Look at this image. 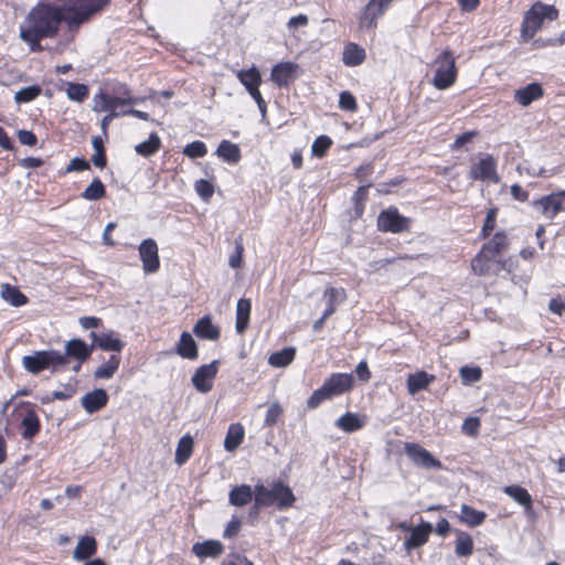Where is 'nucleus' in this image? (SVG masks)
<instances>
[{
  "label": "nucleus",
  "mask_w": 565,
  "mask_h": 565,
  "mask_svg": "<svg viewBox=\"0 0 565 565\" xmlns=\"http://www.w3.org/2000/svg\"><path fill=\"white\" fill-rule=\"evenodd\" d=\"M110 2L111 0H67L63 6L40 2L29 11L20 25V39L29 45L31 52H42L41 41L55 39L61 24L64 23L66 39L72 42L81 26L88 23Z\"/></svg>",
  "instance_id": "obj_1"
},
{
  "label": "nucleus",
  "mask_w": 565,
  "mask_h": 565,
  "mask_svg": "<svg viewBox=\"0 0 565 565\" xmlns=\"http://www.w3.org/2000/svg\"><path fill=\"white\" fill-rule=\"evenodd\" d=\"M296 497L291 488L281 480H275L270 487L257 483L254 487V507L250 513H258L262 508L275 507L279 511L294 507Z\"/></svg>",
  "instance_id": "obj_2"
},
{
  "label": "nucleus",
  "mask_w": 565,
  "mask_h": 565,
  "mask_svg": "<svg viewBox=\"0 0 565 565\" xmlns=\"http://www.w3.org/2000/svg\"><path fill=\"white\" fill-rule=\"evenodd\" d=\"M354 384V376L351 373H331L324 380L322 386L313 391L307 399V407L309 409H315L327 399L350 393L353 390Z\"/></svg>",
  "instance_id": "obj_3"
},
{
  "label": "nucleus",
  "mask_w": 565,
  "mask_h": 565,
  "mask_svg": "<svg viewBox=\"0 0 565 565\" xmlns=\"http://www.w3.org/2000/svg\"><path fill=\"white\" fill-rule=\"evenodd\" d=\"M143 98L137 97L132 94L131 88L126 83L117 82L111 87V93L100 88L93 97V110L95 113H103L113 106L115 108L134 106Z\"/></svg>",
  "instance_id": "obj_4"
},
{
  "label": "nucleus",
  "mask_w": 565,
  "mask_h": 565,
  "mask_svg": "<svg viewBox=\"0 0 565 565\" xmlns=\"http://www.w3.org/2000/svg\"><path fill=\"white\" fill-rule=\"evenodd\" d=\"M558 19V10L551 4L536 1L524 13L520 28V38L522 42L532 40L542 29L545 20L555 21Z\"/></svg>",
  "instance_id": "obj_5"
},
{
  "label": "nucleus",
  "mask_w": 565,
  "mask_h": 565,
  "mask_svg": "<svg viewBox=\"0 0 565 565\" xmlns=\"http://www.w3.org/2000/svg\"><path fill=\"white\" fill-rule=\"evenodd\" d=\"M11 417L20 422V434L24 440H33L40 434L42 425L35 404L23 401L19 402L14 406Z\"/></svg>",
  "instance_id": "obj_6"
},
{
  "label": "nucleus",
  "mask_w": 565,
  "mask_h": 565,
  "mask_svg": "<svg viewBox=\"0 0 565 565\" xmlns=\"http://www.w3.org/2000/svg\"><path fill=\"white\" fill-rule=\"evenodd\" d=\"M437 68L433 78V85L440 90L452 86L458 76L456 58L449 49H445L436 58Z\"/></svg>",
  "instance_id": "obj_7"
},
{
  "label": "nucleus",
  "mask_w": 565,
  "mask_h": 565,
  "mask_svg": "<svg viewBox=\"0 0 565 565\" xmlns=\"http://www.w3.org/2000/svg\"><path fill=\"white\" fill-rule=\"evenodd\" d=\"M412 224L413 220L401 214L394 205L382 210L376 218V228L382 233L401 234L409 232Z\"/></svg>",
  "instance_id": "obj_8"
},
{
  "label": "nucleus",
  "mask_w": 565,
  "mask_h": 565,
  "mask_svg": "<svg viewBox=\"0 0 565 565\" xmlns=\"http://www.w3.org/2000/svg\"><path fill=\"white\" fill-rule=\"evenodd\" d=\"M94 351L93 342L87 344L84 340L79 338L68 340L64 345V353L60 352L61 359V367L66 366L71 361H74L72 370L75 373H78L82 369V365L88 361Z\"/></svg>",
  "instance_id": "obj_9"
},
{
  "label": "nucleus",
  "mask_w": 565,
  "mask_h": 565,
  "mask_svg": "<svg viewBox=\"0 0 565 565\" xmlns=\"http://www.w3.org/2000/svg\"><path fill=\"white\" fill-rule=\"evenodd\" d=\"M61 359L60 351L57 350H40L31 355L23 356L22 365L32 374H39L47 369L56 372L61 369Z\"/></svg>",
  "instance_id": "obj_10"
},
{
  "label": "nucleus",
  "mask_w": 565,
  "mask_h": 565,
  "mask_svg": "<svg viewBox=\"0 0 565 565\" xmlns=\"http://www.w3.org/2000/svg\"><path fill=\"white\" fill-rule=\"evenodd\" d=\"M468 177L472 181L498 183V161L490 153L481 154L477 161H473L469 168Z\"/></svg>",
  "instance_id": "obj_11"
},
{
  "label": "nucleus",
  "mask_w": 565,
  "mask_h": 565,
  "mask_svg": "<svg viewBox=\"0 0 565 565\" xmlns=\"http://www.w3.org/2000/svg\"><path fill=\"white\" fill-rule=\"evenodd\" d=\"M505 263L494 255L480 248L470 262L471 270L477 276H497L504 268Z\"/></svg>",
  "instance_id": "obj_12"
},
{
  "label": "nucleus",
  "mask_w": 565,
  "mask_h": 565,
  "mask_svg": "<svg viewBox=\"0 0 565 565\" xmlns=\"http://www.w3.org/2000/svg\"><path fill=\"white\" fill-rule=\"evenodd\" d=\"M394 0H369L359 17V28L375 30Z\"/></svg>",
  "instance_id": "obj_13"
},
{
  "label": "nucleus",
  "mask_w": 565,
  "mask_h": 565,
  "mask_svg": "<svg viewBox=\"0 0 565 565\" xmlns=\"http://www.w3.org/2000/svg\"><path fill=\"white\" fill-rule=\"evenodd\" d=\"M533 206L550 220H553L558 213L565 212V190L544 195L533 202Z\"/></svg>",
  "instance_id": "obj_14"
},
{
  "label": "nucleus",
  "mask_w": 565,
  "mask_h": 565,
  "mask_svg": "<svg viewBox=\"0 0 565 565\" xmlns=\"http://www.w3.org/2000/svg\"><path fill=\"white\" fill-rule=\"evenodd\" d=\"M404 450L412 462L426 469H440V460L435 458L426 448L417 443H405Z\"/></svg>",
  "instance_id": "obj_15"
},
{
  "label": "nucleus",
  "mask_w": 565,
  "mask_h": 565,
  "mask_svg": "<svg viewBox=\"0 0 565 565\" xmlns=\"http://www.w3.org/2000/svg\"><path fill=\"white\" fill-rule=\"evenodd\" d=\"M299 65L294 62H279L270 72L271 82L279 88L289 87L299 76Z\"/></svg>",
  "instance_id": "obj_16"
},
{
  "label": "nucleus",
  "mask_w": 565,
  "mask_h": 565,
  "mask_svg": "<svg viewBox=\"0 0 565 565\" xmlns=\"http://www.w3.org/2000/svg\"><path fill=\"white\" fill-rule=\"evenodd\" d=\"M139 257L142 263V269L146 274L157 273L160 268L159 248L153 238L143 239L139 247Z\"/></svg>",
  "instance_id": "obj_17"
},
{
  "label": "nucleus",
  "mask_w": 565,
  "mask_h": 565,
  "mask_svg": "<svg viewBox=\"0 0 565 565\" xmlns=\"http://www.w3.org/2000/svg\"><path fill=\"white\" fill-rule=\"evenodd\" d=\"M218 361L198 367L192 376V384L200 393H209L213 388L214 380L218 372Z\"/></svg>",
  "instance_id": "obj_18"
},
{
  "label": "nucleus",
  "mask_w": 565,
  "mask_h": 565,
  "mask_svg": "<svg viewBox=\"0 0 565 565\" xmlns=\"http://www.w3.org/2000/svg\"><path fill=\"white\" fill-rule=\"evenodd\" d=\"M399 529L411 532V535L404 541V547L407 551L425 545L433 532V525L429 522L424 521L416 526H409L406 523H401Z\"/></svg>",
  "instance_id": "obj_19"
},
{
  "label": "nucleus",
  "mask_w": 565,
  "mask_h": 565,
  "mask_svg": "<svg viewBox=\"0 0 565 565\" xmlns=\"http://www.w3.org/2000/svg\"><path fill=\"white\" fill-rule=\"evenodd\" d=\"M94 349L98 348L103 351H111L113 354H120L125 348V342L117 337L116 332L109 331L102 334H97L92 331L89 334Z\"/></svg>",
  "instance_id": "obj_20"
},
{
  "label": "nucleus",
  "mask_w": 565,
  "mask_h": 565,
  "mask_svg": "<svg viewBox=\"0 0 565 565\" xmlns=\"http://www.w3.org/2000/svg\"><path fill=\"white\" fill-rule=\"evenodd\" d=\"M510 247V238L505 231H497L482 244L481 248L491 255L501 258Z\"/></svg>",
  "instance_id": "obj_21"
},
{
  "label": "nucleus",
  "mask_w": 565,
  "mask_h": 565,
  "mask_svg": "<svg viewBox=\"0 0 565 565\" xmlns=\"http://www.w3.org/2000/svg\"><path fill=\"white\" fill-rule=\"evenodd\" d=\"M108 403V395L104 388H95L81 398L83 408L88 414H94L104 408Z\"/></svg>",
  "instance_id": "obj_22"
},
{
  "label": "nucleus",
  "mask_w": 565,
  "mask_h": 565,
  "mask_svg": "<svg viewBox=\"0 0 565 565\" xmlns=\"http://www.w3.org/2000/svg\"><path fill=\"white\" fill-rule=\"evenodd\" d=\"M435 380L436 376L434 374H429L423 370L411 373L406 379L407 392L411 395H415L420 391L427 390Z\"/></svg>",
  "instance_id": "obj_23"
},
{
  "label": "nucleus",
  "mask_w": 565,
  "mask_h": 565,
  "mask_svg": "<svg viewBox=\"0 0 565 565\" xmlns=\"http://www.w3.org/2000/svg\"><path fill=\"white\" fill-rule=\"evenodd\" d=\"M193 333L202 340L216 341L221 337V330L213 324L210 316L200 318L193 327Z\"/></svg>",
  "instance_id": "obj_24"
},
{
  "label": "nucleus",
  "mask_w": 565,
  "mask_h": 565,
  "mask_svg": "<svg viewBox=\"0 0 565 565\" xmlns=\"http://www.w3.org/2000/svg\"><path fill=\"white\" fill-rule=\"evenodd\" d=\"M544 96L543 86L540 83H530L524 87L515 90L514 99L521 106H529L534 100H537Z\"/></svg>",
  "instance_id": "obj_25"
},
{
  "label": "nucleus",
  "mask_w": 565,
  "mask_h": 565,
  "mask_svg": "<svg viewBox=\"0 0 565 565\" xmlns=\"http://www.w3.org/2000/svg\"><path fill=\"white\" fill-rule=\"evenodd\" d=\"M0 297L12 307H22L29 303V298L18 286L9 282L1 284Z\"/></svg>",
  "instance_id": "obj_26"
},
{
  "label": "nucleus",
  "mask_w": 565,
  "mask_h": 565,
  "mask_svg": "<svg viewBox=\"0 0 565 565\" xmlns=\"http://www.w3.org/2000/svg\"><path fill=\"white\" fill-rule=\"evenodd\" d=\"M366 58L365 50L354 42H348L342 52V62L345 66L354 67L361 65Z\"/></svg>",
  "instance_id": "obj_27"
},
{
  "label": "nucleus",
  "mask_w": 565,
  "mask_h": 565,
  "mask_svg": "<svg viewBox=\"0 0 565 565\" xmlns=\"http://www.w3.org/2000/svg\"><path fill=\"white\" fill-rule=\"evenodd\" d=\"M175 352L183 359L196 360L199 356L198 345L192 335L184 331L181 333L175 345Z\"/></svg>",
  "instance_id": "obj_28"
},
{
  "label": "nucleus",
  "mask_w": 565,
  "mask_h": 565,
  "mask_svg": "<svg viewBox=\"0 0 565 565\" xmlns=\"http://www.w3.org/2000/svg\"><path fill=\"white\" fill-rule=\"evenodd\" d=\"M252 302L248 298H241L236 303V332L243 334L249 324Z\"/></svg>",
  "instance_id": "obj_29"
},
{
  "label": "nucleus",
  "mask_w": 565,
  "mask_h": 565,
  "mask_svg": "<svg viewBox=\"0 0 565 565\" xmlns=\"http://www.w3.org/2000/svg\"><path fill=\"white\" fill-rule=\"evenodd\" d=\"M459 521L469 527H477L484 523L487 513L463 503L460 508Z\"/></svg>",
  "instance_id": "obj_30"
},
{
  "label": "nucleus",
  "mask_w": 565,
  "mask_h": 565,
  "mask_svg": "<svg viewBox=\"0 0 565 565\" xmlns=\"http://www.w3.org/2000/svg\"><path fill=\"white\" fill-rule=\"evenodd\" d=\"M97 552V541L95 537L85 535L82 536L73 552V557L77 561L89 559Z\"/></svg>",
  "instance_id": "obj_31"
},
{
  "label": "nucleus",
  "mask_w": 565,
  "mask_h": 565,
  "mask_svg": "<svg viewBox=\"0 0 565 565\" xmlns=\"http://www.w3.org/2000/svg\"><path fill=\"white\" fill-rule=\"evenodd\" d=\"M455 553L459 557H469L473 554V540L472 536L462 530L456 529L455 531Z\"/></svg>",
  "instance_id": "obj_32"
},
{
  "label": "nucleus",
  "mask_w": 565,
  "mask_h": 565,
  "mask_svg": "<svg viewBox=\"0 0 565 565\" xmlns=\"http://www.w3.org/2000/svg\"><path fill=\"white\" fill-rule=\"evenodd\" d=\"M192 551L199 557H217L224 552V546L220 541L209 540L195 543Z\"/></svg>",
  "instance_id": "obj_33"
},
{
  "label": "nucleus",
  "mask_w": 565,
  "mask_h": 565,
  "mask_svg": "<svg viewBox=\"0 0 565 565\" xmlns=\"http://www.w3.org/2000/svg\"><path fill=\"white\" fill-rule=\"evenodd\" d=\"M194 441L191 435L182 436L177 445L174 461L178 466H183L193 455Z\"/></svg>",
  "instance_id": "obj_34"
},
{
  "label": "nucleus",
  "mask_w": 565,
  "mask_h": 565,
  "mask_svg": "<svg viewBox=\"0 0 565 565\" xmlns=\"http://www.w3.org/2000/svg\"><path fill=\"white\" fill-rule=\"evenodd\" d=\"M254 490L249 484H241L231 489L228 501L234 507H244L253 499Z\"/></svg>",
  "instance_id": "obj_35"
},
{
  "label": "nucleus",
  "mask_w": 565,
  "mask_h": 565,
  "mask_svg": "<svg viewBox=\"0 0 565 565\" xmlns=\"http://www.w3.org/2000/svg\"><path fill=\"white\" fill-rule=\"evenodd\" d=\"M503 492L512 498L515 502H518L520 505H522L525 511H529L533 507V500L529 491L518 484H511L507 486L503 489Z\"/></svg>",
  "instance_id": "obj_36"
},
{
  "label": "nucleus",
  "mask_w": 565,
  "mask_h": 565,
  "mask_svg": "<svg viewBox=\"0 0 565 565\" xmlns=\"http://www.w3.org/2000/svg\"><path fill=\"white\" fill-rule=\"evenodd\" d=\"M216 154L227 163H238L242 153L238 145L233 143L228 140H222L216 149Z\"/></svg>",
  "instance_id": "obj_37"
},
{
  "label": "nucleus",
  "mask_w": 565,
  "mask_h": 565,
  "mask_svg": "<svg viewBox=\"0 0 565 565\" xmlns=\"http://www.w3.org/2000/svg\"><path fill=\"white\" fill-rule=\"evenodd\" d=\"M121 363L120 354H111L109 359L99 365L94 371V377L97 380H108L114 376V374L118 371Z\"/></svg>",
  "instance_id": "obj_38"
},
{
  "label": "nucleus",
  "mask_w": 565,
  "mask_h": 565,
  "mask_svg": "<svg viewBox=\"0 0 565 565\" xmlns=\"http://www.w3.org/2000/svg\"><path fill=\"white\" fill-rule=\"evenodd\" d=\"M244 436L245 430L242 424H231L224 439V448L227 451H234L243 443Z\"/></svg>",
  "instance_id": "obj_39"
},
{
  "label": "nucleus",
  "mask_w": 565,
  "mask_h": 565,
  "mask_svg": "<svg viewBox=\"0 0 565 565\" xmlns=\"http://www.w3.org/2000/svg\"><path fill=\"white\" fill-rule=\"evenodd\" d=\"M236 77L246 90L259 87L263 83L259 70L256 66H252L248 70H241L237 72Z\"/></svg>",
  "instance_id": "obj_40"
},
{
  "label": "nucleus",
  "mask_w": 565,
  "mask_h": 565,
  "mask_svg": "<svg viewBox=\"0 0 565 565\" xmlns=\"http://www.w3.org/2000/svg\"><path fill=\"white\" fill-rule=\"evenodd\" d=\"M335 426L344 433H353L363 428L364 422L358 414L347 412L338 418Z\"/></svg>",
  "instance_id": "obj_41"
},
{
  "label": "nucleus",
  "mask_w": 565,
  "mask_h": 565,
  "mask_svg": "<svg viewBox=\"0 0 565 565\" xmlns=\"http://www.w3.org/2000/svg\"><path fill=\"white\" fill-rule=\"evenodd\" d=\"M295 356L296 349L294 347H288L271 353L268 358V363L273 367H286L292 363Z\"/></svg>",
  "instance_id": "obj_42"
},
{
  "label": "nucleus",
  "mask_w": 565,
  "mask_h": 565,
  "mask_svg": "<svg viewBox=\"0 0 565 565\" xmlns=\"http://www.w3.org/2000/svg\"><path fill=\"white\" fill-rule=\"evenodd\" d=\"M160 148L161 139L156 132H152L150 134L148 140L138 143L135 147V150L139 156L149 158L156 154L160 150Z\"/></svg>",
  "instance_id": "obj_43"
},
{
  "label": "nucleus",
  "mask_w": 565,
  "mask_h": 565,
  "mask_svg": "<svg viewBox=\"0 0 565 565\" xmlns=\"http://www.w3.org/2000/svg\"><path fill=\"white\" fill-rule=\"evenodd\" d=\"M105 195L106 188L99 178H95L81 194V196L87 201H97L103 199Z\"/></svg>",
  "instance_id": "obj_44"
},
{
  "label": "nucleus",
  "mask_w": 565,
  "mask_h": 565,
  "mask_svg": "<svg viewBox=\"0 0 565 565\" xmlns=\"http://www.w3.org/2000/svg\"><path fill=\"white\" fill-rule=\"evenodd\" d=\"M499 214V207L498 206H491L487 211V215L483 222V225L479 232V237L481 239H487L492 235V232L494 231L497 226V217Z\"/></svg>",
  "instance_id": "obj_45"
},
{
  "label": "nucleus",
  "mask_w": 565,
  "mask_h": 565,
  "mask_svg": "<svg viewBox=\"0 0 565 565\" xmlns=\"http://www.w3.org/2000/svg\"><path fill=\"white\" fill-rule=\"evenodd\" d=\"M65 84L67 86L66 94L71 100L82 103L89 96V88L87 85L72 82H67Z\"/></svg>",
  "instance_id": "obj_46"
},
{
  "label": "nucleus",
  "mask_w": 565,
  "mask_h": 565,
  "mask_svg": "<svg viewBox=\"0 0 565 565\" xmlns=\"http://www.w3.org/2000/svg\"><path fill=\"white\" fill-rule=\"evenodd\" d=\"M42 93V88L39 85H31L22 87L14 95V100L18 104H26L36 99Z\"/></svg>",
  "instance_id": "obj_47"
},
{
  "label": "nucleus",
  "mask_w": 565,
  "mask_h": 565,
  "mask_svg": "<svg viewBox=\"0 0 565 565\" xmlns=\"http://www.w3.org/2000/svg\"><path fill=\"white\" fill-rule=\"evenodd\" d=\"M284 415V408L280 405L279 402H274L269 405L265 419H264V426L265 427H274L276 426L282 418Z\"/></svg>",
  "instance_id": "obj_48"
},
{
  "label": "nucleus",
  "mask_w": 565,
  "mask_h": 565,
  "mask_svg": "<svg viewBox=\"0 0 565 565\" xmlns=\"http://www.w3.org/2000/svg\"><path fill=\"white\" fill-rule=\"evenodd\" d=\"M332 139L329 136L321 135L317 137L311 146L312 154L322 158L332 146Z\"/></svg>",
  "instance_id": "obj_49"
},
{
  "label": "nucleus",
  "mask_w": 565,
  "mask_h": 565,
  "mask_svg": "<svg viewBox=\"0 0 565 565\" xmlns=\"http://www.w3.org/2000/svg\"><path fill=\"white\" fill-rule=\"evenodd\" d=\"M206 153L207 147L201 140L192 141L183 148V154L191 159L202 158Z\"/></svg>",
  "instance_id": "obj_50"
},
{
  "label": "nucleus",
  "mask_w": 565,
  "mask_h": 565,
  "mask_svg": "<svg viewBox=\"0 0 565 565\" xmlns=\"http://www.w3.org/2000/svg\"><path fill=\"white\" fill-rule=\"evenodd\" d=\"M194 189L198 195L205 202H209L214 194L213 184L205 179L198 180L194 184Z\"/></svg>",
  "instance_id": "obj_51"
},
{
  "label": "nucleus",
  "mask_w": 565,
  "mask_h": 565,
  "mask_svg": "<svg viewBox=\"0 0 565 565\" xmlns=\"http://www.w3.org/2000/svg\"><path fill=\"white\" fill-rule=\"evenodd\" d=\"M339 107L342 110H347L350 113H355L359 108L355 97L349 90H344L340 94Z\"/></svg>",
  "instance_id": "obj_52"
},
{
  "label": "nucleus",
  "mask_w": 565,
  "mask_h": 565,
  "mask_svg": "<svg viewBox=\"0 0 565 565\" xmlns=\"http://www.w3.org/2000/svg\"><path fill=\"white\" fill-rule=\"evenodd\" d=\"M480 132L478 130H468L456 137L455 141L450 145L452 151L462 149L468 142H471Z\"/></svg>",
  "instance_id": "obj_53"
},
{
  "label": "nucleus",
  "mask_w": 565,
  "mask_h": 565,
  "mask_svg": "<svg viewBox=\"0 0 565 565\" xmlns=\"http://www.w3.org/2000/svg\"><path fill=\"white\" fill-rule=\"evenodd\" d=\"M324 297L327 298V303L337 306L347 299V292L344 288L328 287L324 290Z\"/></svg>",
  "instance_id": "obj_54"
},
{
  "label": "nucleus",
  "mask_w": 565,
  "mask_h": 565,
  "mask_svg": "<svg viewBox=\"0 0 565 565\" xmlns=\"http://www.w3.org/2000/svg\"><path fill=\"white\" fill-rule=\"evenodd\" d=\"M76 393V390L73 385H65L63 391H54L52 393V397L43 398V403H50L54 399L57 401H67L72 398Z\"/></svg>",
  "instance_id": "obj_55"
},
{
  "label": "nucleus",
  "mask_w": 565,
  "mask_h": 565,
  "mask_svg": "<svg viewBox=\"0 0 565 565\" xmlns=\"http://www.w3.org/2000/svg\"><path fill=\"white\" fill-rule=\"evenodd\" d=\"M480 429V419L478 417H468L462 424V431L468 436H477Z\"/></svg>",
  "instance_id": "obj_56"
},
{
  "label": "nucleus",
  "mask_w": 565,
  "mask_h": 565,
  "mask_svg": "<svg viewBox=\"0 0 565 565\" xmlns=\"http://www.w3.org/2000/svg\"><path fill=\"white\" fill-rule=\"evenodd\" d=\"M548 310L562 317L565 312V296L557 295L553 297L548 302Z\"/></svg>",
  "instance_id": "obj_57"
},
{
  "label": "nucleus",
  "mask_w": 565,
  "mask_h": 565,
  "mask_svg": "<svg viewBox=\"0 0 565 565\" xmlns=\"http://www.w3.org/2000/svg\"><path fill=\"white\" fill-rule=\"evenodd\" d=\"M18 139L20 143L34 147L38 143V137L33 131L21 129L18 131Z\"/></svg>",
  "instance_id": "obj_58"
},
{
  "label": "nucleus",
  "mask_w": 565,
  "mask_h": 565,
  "mask_svg": "<svg viewBox=\"0 0 565 565\" xmlns=\"http://www.w3.org/2000/svg\"><path fill=\"white\" fill-rule=\"evenodd\" d=\"M103 113H107V114L103 117V119L100 121V127H102L103 131L106 132L110 122L115 118L122 116V114H121V111H118L117 108H115L114 106L109 109H105Z\"/></svg>",
  "instance_id": "obj_59"
},
{
  "label": "nucleus",
  "mask_w": 565,
  "mask_h": 565,
  "mask_svg": "<svg viewBox=\"0 0 565 565\" xmlns=\"http://www.w3.org/2000/svg\"><path fill=\"white\" fill-rule=\"evenodd\" d=\"M354 372H355L358 379L365 383L369 382L372 377V373H371L367 362L365 360H362L361 362L358 363Z\"/></svg>",
  "instance_id": "obj_60"
},
{
  "label": "nucleus",
  "mask_w": 565,
  "mask_h": 565,
  "mask_svg": "<svg viewBox=\"0 0 565 565\" xmlns=\"http://www.w3.org/2000/svg\"><path fill=\"white\" fill-rule=\"evenodd\" d=\"M244 247L241 243H236L235 252L230 256L228 264L232 268H239L243 263Z\"/></svg>",
  "instance_id": "obj_61"
},
{
  "label": "nucleus",
  "mask_w": 565,
  "mask_h": 565,
  "mask_svg": "<svg viewBox=\"0 0 565 565\" xmlns=\"http://www.w3.org/2000/svg\"><path fill=\"white\" fill-rule=\"evenodd\" d=\"M461 376L468 382H477L481 379V370L479 367L465 366L460 370Z\"/></svg>",
  "instance_id": "obj_62"
},
{
  "label": "nucleus",
  "mask_w": 565,
  "mask_h": 565,
  "mask_svg": "<svg viewBox=\"0 0 565 565\" xmlns=\"http://www.w3.org/2000/svg\"><path fill=\"white\" fill-rule=\"evenodd\" d=\"M241 521L237 518H233L226 525L224 530V537H234L238 534L241 530Z\"/></svg>",
  "instance_id": "obj_63"
},
{
  "label": "nucleus",
  "mask_w": 565,
  "mask_h": 565,
  "mask_svg": "<svg viewBox=\"0 0 565 565\" xmlns=\"http://www.w3.org/2000/svg\"><path fill=\"white\" fill-rule=\"evenodd\" d=\"M89 169V162L84 158H74L71 160L67 171H84Z\"/></svg>",
  "instance_id": "obj_64"
}]
</instances>
